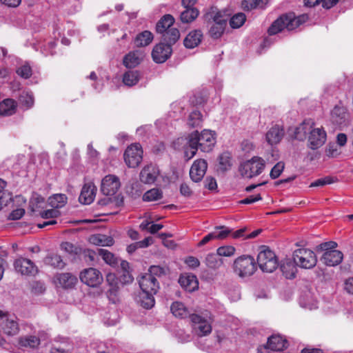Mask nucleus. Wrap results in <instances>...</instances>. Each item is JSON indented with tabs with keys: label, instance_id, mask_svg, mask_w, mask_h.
I'll return each mask as SVG.
<instances>
[{
	"label": "nucleus",
	"instance_id": "obj_56",
	"mask_svg": "<svg viewBox=\"0 0 353 353\" xmlns=\"http://www.w3.org/2000/svg\"><path fill=\"white\" fill-rule=\"evenodd\" d=\"M40 215L43 219L56 218L60 215L59 210L52 208L41 212Z\"/></svg>",
	"mask_w": 353,
	"mask_h": 353
},
{
	"label": "nucleus",
	"instance_id": "obj_55",
	"mask_svg": "<svg viewBox=\"0 0 353 353\" xmlns=\"http://www.w3.org/2000/svg\"><path fill=\"white\" fill-rule=\"evenodd\" d=\"M337 247V243L334 241H328L321 243L316 247L317 251H325L328 252L331 250H335Z\"/></svg>",
	"mask_w": 353,
	"mask_h": 353
},
{
	"label": "nucleus",
	"instance_id": "obj_23",
	"mask_svg": "<svg viewBox=\"0 0 353 353\" xmlns=\"http://www.w3.org/2000/svg\"><path fill=\"white\" fill-rule=\"evenodd\" d=\"M343 253L337 250L325 252L321 259L323 263L328 266L339 265L343 260Z\"/></svg>",
	"mask_w": 353,
	"mask_h": 353
},
{
	"label": "nucleus",
	"instance_id": "obj_18",
	"mask_svg": "<svg viewBox=\"0 0 353 353\" xmlns=\"http://www.w3.org/2000/svg\"><path fill=\"white\" fill-rule=\"evenodd\" d=\"M55 282L63 289H72L78 282L77 277L70 272L57 274L54 276Z\"/></svg>",
	"mask_w": 353,
	"mask_h": 353
},
{
	"label": "nucleus",
	"instance_id": "obj_20",
	"mask_svg": "<svg viewBox=\"0 0 353 353\" xmlns=\"http://www.w3.org/2000/svg\"><path fill=\"white\" fill-rule=\"evenodd\" d=\"M288 347V341L280 335H272L268 339L266 345L263 346L264 349H268L272 351H282Z\"/></svg>",
	"mask_w": 353,
	"mask_h": 353
},
{
	"label": "nucleus",
	"instance_id": "obj_42",
	"mask_svg": "<svg viewBox=\"0 0 353 353\" xmlns=\"http://www.w3.org/2000/svg\"><path fill=\"white\" fill-rule=\"evenodd\" d=\"M241 6L243 10L250 11L256 8H265V3L263 0H243Z\"/></svg>",
	"mask_w": 353,
	"mask_h": 353
},
{
	"label": "nucleus",
	"instance_id": "obj_2",
	"mask_svg": "<svg viewBox=\"0 0 353 353\" xmlns=\"http://www.w3.org/2000/svg\"><path fill=\"white\" fill-rule=\"evenodd\" d=\"M308 20L307 14H301L298 17L292 12L287 13L280 16L275 20L268 30L270 35L276 34L282 30H293L305 23Z\"/></svg>",
	"mask_w": 353,
	"mask_h": 353
},
{
	"label": "nucleus",
	"instance_id": "obj_8",
	"mask_svg": "<svg viewBox=\"0 0 353 353\" xmlns=\"http://www.w3.org/2000/svg\"><path fill=\"white\" fill-rule=\"evenodd\" d=\"M18 319L14 316L3 314L0 311V331L8 336H13L19 332Z\"/></svg>",
	"mask_w": 353,
	"mask_h": 353
},
{
	"label": "nucleus",
	"instance_id": "obj_24",
	"mask_svg": "<svg viewBox=\"0 0 353 353\" xmlns=\"http://www.w3.org/2000/svg\"><path fill=\"white\" fill-rule=\"evenodd\" d=\"M284 134V129L279 125H275L266 133V140L272 145L277 144L282 140Z\"/></svg>",
	"mask_w": 353,
	"mask_h": 353
},
{
	"label": "nucleus",
	"instance_id": "obj_3",
	"mask_svg": "<svg viewBox=\"0 0 353 353\" xmlns=\"http://www.w3.org/2000/svg\"><path fill=\"white\" fill-rule=\"evenodd\" d=\"M203 17L209 28V35L212 39H219L223 35L225 29L227 19L216 8H211L204 14Z\"/></svg>",
	"mask_w": 353,
	"mask_h": 353
},
{
	"label": "nucleus",
	"instance_id": "obj_30",
	"mask_svg": "<svg viewBox=\"0 0 353 353\" xmlns=\"http://www.w3.org/2000/svg\"><path fill=\"white\" fill-rule=\"evenodd\" d=\"M296 265L294 261L290 259H286L281 263L280 269L286 279H292L295 277Z\"/></svg>",
	"mask_w": 353,
	"mask_h": 353
},
{
	"label": "nucleus",
	"instance_id": "obj_6",
	"mask_svg": "<svg viewBox=\"0 0 353 353\" xmlns=\"http://www.w3.org/2000/svg\"><path fill=\"white\" fill-rule=\"evenodd\" d=\"M293 260L297 266L304 269H312L317 263L315 253L306 248L296 250L293 254Z\"/></svg>",
	"mask_w": 353,
	"mask_h": 353
},
{
	"label": "nucleus",
	"instance_id": "obj_7",
	"mask_svg": "<svg viewBox=\"0 0 353 353\" xmlns=\"http://www.w3.org/2000/svg\"><path fill=\"white\" fill-rule=\"evenodd\" d=\"M257 263L263 272H272L278 267V259L274 254L268 248L260 251L257 256Z\"/></svg>",
	"mask_w": 353,
	"mask_h": 353
},
{
	"label": "nucleus",
	"instance_id": "obj_4",
	"mask_svg": "<svg viewBox=\"0 0 353 353\" xmlns=\"http://www.w3.org/2000/svg\"><path fill=\"white\" fill-rule=\"evenodd\" d=\"M233 270L239 277H248L252 276L256 270V264L252 256L242 255L234 260Z\"/></svg>",
	"mask_w": 353,
	"mask_h": 353
},
{
	"label": "nucleus",
	"instance_id": "obj_10",
	"mask_svg": "<svg viewBox=\"0 0 353 353\" xmlns=\"http://www.w3.org/2000/svg\"><path fill=\"white\" fill-rule=\"evenodd\" d=\"M13 266L14 270L22 276H34L39 272L37 266L33 261L22 256L14 260Z\"/></svg>",
	"mask_w": 353,
	"mask_h": 353
},
{
	"label": "nucleus",
	"instance_id": "obj_17",
	"mask_svg": "<svg viewBox=\"0 0 353 353\" xmlns=\"http://www.w3.org/2000/svg\"><path fill=\"white\" fill-rule=\"evenodd\" d=\"M142 292L156 294L159 289V284L156 277L152 274H144L139 281Z\"/></svg>",
	"mask_w": 353,
	"mask_h": 353
},
{
	"label": "nucleus",
	"instance_id": "obj_41",
	"mask_svg": "<svg viewBox=\"0 0 353 353\" xmlns=\"http://www.w3.org/2000/svg\"><path fill=\"white\" fill-rule=\"evenodd\" d=\"M97 253L103 260L111 266H115L118 263V259L108 250L103 248H98Z\"/></svg>",
	"mask_w": 353,
	"mask_h": 353
},
{
	"label": "nucleus",
	"instance_id": "obj_11",
	"mask_svg": "<svg viewBox=\"0 0 353 353\" xmlns=\"http://www.w3.org/2000/svg\"><path fill=\"white\" fill-rule=\"evenodd\" d=\"M79 278L82 283L92 288L98 286L103 281L101 272L93 268L83 270L81 272Z\"/></svg>",
	"mask_w": 353,
	"mask_h": 353
},
{
	"label": "nucleus",
	"instance_id": "obj_28",
	"mask_svg": "<svg viewBox=\"0 0 353 353\" xmlns=\"http://www.w3.org/2000/svg\"><path fill=\"white\" fill-rule=\"evenodd\" d=\"M154 295L153 294L141 291L137 295L135 300L143 308L150 309L155 303Z\"/></svg>",
	"mask_w": 353,
	"mask_h": 353
},
{
	"label": "nucleus",
	"instance_id": "obj_46",
	"mask_svg": "<svg viewBox=\"0 0 353 353\" xmlns=\"http://www.w3.org/2000/svg\"><path fill=\"white\" fill-rule=\"evenodd\" d=\"M202 123V114L199 111H192L188 117V125L192 128L199 126Z\"/></svg>",
	"mask_w": 353,
	"mask_h": 353
},
{
	"label": "nucleus",
	"instance_id": "obj_34",
	"mask_svg": "<svg viewBox=\"0 0 353 353\" xmlns=\"http://www.w3.org/2000/svg\"><path fill=\"white\" fill-rule=\"evenodd\" d=\"M199 11L197 8H185L180 14V20L183 23H190L194 21L199 16Z\"/></svg>",
	"mask_w": 353,
	"mask_h": 353
},
{
	"label": "nucleus",
	"instance_id": "obj_15",
	"mask_svg": "<svg viewBox=\"0 0 353 353\" xmlns=\"http://www.w3.org/2000/svg\"><path fill=\"white\" fill-rule=\"evenodd\" d=\"M208 168L205 159H199L194 161L190 170V176L194 182H199L203 178Z\"/></svg>",
	"mask_w": 353,
	"mask_h": 353
},
{
	"label": "nucleus",
	"instance_id": "obj_26",
	"mask_svg": "<svg viewBox=\"0 0 353 353\" xmlns=\"http://www.w3.org/2000/svg\"><path fill=\"white\" fill-rule=\"evenodd\" d=\"M347 117L346 109L343 106L336 105L331 111L330 119L336 125L345 124Z\"/></svg>",
	"mask_w": 353,
	"mask_h": 353
},
{
	"label": "nucleus",
	"instance_id": "obj_57",
	"mask_svg": "<svg viewBox=\"0 0 353 353\" xmlns=\"http://www.w3.org/2000/svg\"><path fill=\"white\" fill-rule=\"evenodd\" d=\"M164 274V269L159 265H152L149 268V272L145 274H152V276H161Z\"/></svg>",
	"mask_w": 353,
	"mask_h": 353
},
{
	"label": "nucleus",
	"instance_id": "obj_29",
	"mask_svg": "<svg viewBox=\"0 0 353 353\" xmlns=\"http://www.w3.org/2000/svg\"><path fill=\"white\" fill-rule=\"evenodd\" d=\"M174 21V18L171 14L164 15L156 25L157 32L162 35L167 32L168 29L172 28Z\"/></svg>",
	"mask_w": 353,
	"mask_h": 353
},
{
	"label": "nucleus",
	"instance_id": "obj_27",
	"mask_svg": "<svg viewBox=\"0 0 353 353\" xmlns=\"http://www.w3.org/2000/svg\"><path fill=\"white\" fill-rule=\"evenodd\" d=\"M203 34L201 30L191 31L184 39L183 43L185 48L192 49L196 47L201 41Z\"/></svg>",
	"mask_w": 353,
	"mask_h": 353
},
{
	"label": "nucleus",
	"instance_id": "obj_52",
	"mask_svg": "<svg viewBox=\"0 0 353 353\" xmlns=\"http://www.w3.org/2000/svg\"><path fill=\"white\" fill-rule=\"evenodd\" d=\"M16 72L19 76L26 79L30 78L32 74V68L28 64H24L19 67Z\"/></svg>",
	"mask_w": 353,
	"mask_h": 353
},
{
	"label": "nucleus",
	"instance_id": "obj_38",
	"mask_svg": "<svg viewBox=\"0 0 353 353\" xmlns=\"http://www.w3.org/2000/svg\"><path fill=\"white\" fill-rule=\"evenodd\" d=\"M68 198L65 194H57L48 199L49 205L55 209H59L63 207L67 203Z\"/></svg>",
	"mask_w": 353,
	"mask_h": 353
},
{
	"label": "nucleus",
	"instance_id": "obj_47",
	"mask_svg": "<svg viewBox=\"0 0 353 353\" xmlns=\"http://www.w3.org/2000/svg\"><path fill=\"white\" fill-rule=\"evenodd\" d=\"M246 20V16L242 12L234 14L230 20V25L232 28L241 27Z\"/></svg>",
	"mask_w": 353,
	"mask_h": 353
},
{
	"label": "nucleus",
	"instance_id": "obj_53",
	"mask_svg": "<svg viewBox=\"0 0 353 353\" xmlns=\"http://www.w3.org/2000/svg\"><path fill=\"white\" fill-rule=\"evenodd\" d=\"M285 165L282 161L278 162L270 171V177L272 179H277L283 171Z\"/></svg>",
	"mask_w": 353,
	"mask_h": 353
},
{
	"label": "nucleus",
	"instance_id": "obj_13",
	"mask_svg": "<svg viewBox=\"0 0 353 353\" xmlns=\"http://www.w3.org/2000/svg\"><path fill=\"white\" fill-rule=\"evenodd\" d=\"M172 50L170 45L165 43L157 44L152 52V57L154 62L162 63L168 59L172 54Z\"/></svg>",
	"mask_w": 353,
	"mask_h": 353
},
{
	"label": "nucleus",
	"instance_id": "obj_59",
	"mask_svg": "<svg viewBox=\"0 0 353 353\" xmlns=\"http://www.w3.org/2000/svg\"><path fill=\"white\" fill-rule=\"evenodd\" d=\"M262 199V197L261 196L260 194H257L255 195H250L244 199L241 200L240 201L242 204H251L256 201H261Z\"/></svg>",
	"mask_w": 353,
	"mask_h": 353
},
{
	"label": "nucleus",
	"instance_id": "obj_43",
	"mask_svg": "<svg viewBox=\"0 0 353 353\" xmlns=\"http://www.w3.org/2000/svg\"><path fill=\"white\" fill-rule=\"evenodd\" d=\"M46 264L50 265L54 268H63L65 265L61 256L57 254H50L45 259Z\"/></svg>",
	"mask_w": 353,
	"mask_h": 353
},
{
	"label": "nucleus",
	"instance_id": "obj_1",
	"mask_svg": "<svg viewBox=\"0 0 353 353\" xmlns=\"http://www.w3.org/2000/svg\"><path fill=\"white\" fill-rule=\"evenodd\" d=\"M215 143L214 134L208 130L201 133L195 130L188 137L178 138L176 141V144L183 145L184 156L188 161L194 157L199 148L205 152H210Z\"/></svg>",
	"mask_w": 353,
	"mask_h": 353
},
{
	"label": "nucleus",
	"instance_id": "obj_9",
	"mask_svg": "<svg viewBox=\"0 0 353 353\" xmlns=\"http://www.w3.org/2000/svg\"><path fill=\"white\" fill-rule=\"evenodd\" d=\"M124 161L129 168H136L143 159V150L139 143L129 145L123 154Z\"/></svg>",
	"mask_w": 353,
	"mask_h": 353
},
{
	"label": "nucleus",
	"instance_id": "obj_51",
	"mask_svg": "<svg viewBox=\"0 0 353 353\" xmlns=\"http://www.w3.org/2000/svg\"><path fill=\"white\" fill-rule=\"evenodd\" d=\"M336 181V179L332 176H325L324 178L318 179L314 182H312L310 187H321L324 186L325 185L332 184Z\"/></svg>",
	"mask_w": 353,
	"mask_h": 353
},
{
	"label": "nucleus",
	"instance_id": "obj_60",
	"mask_svg": "<svg viewBox=\"0 0 353 353\" xmlns=\"http://www.w3.org/2000/svg\"><path fill=\"white\" fill-rule=\"evenodd\" d=\"M185 263L190 268H195L199 266L200 262L199 259L194 256H188L185 260Z\"/></svg>",
	"mask_w": 353,
	"mask_h": 353
},
{
	"label": "nucleus",
	"instance_id": "obj_58",
	"mask_svg": "<svg viewBox=\"0 0 353 353\" xmlns=\"http://www.w3.org/2000/svg\"><path fill=\"white\" fill-rule=\"evenodd\" d=\"M205 187L210 190H214L217 188V183L214 178L208 176L205 179Z\"/></svg>",
	"mask_w": 353,
	"mask_h": 353
},
{
	"label": "nucleus",
	"instance_id": "obj_50",
	"mask_svg": "<svg viewBox=\"0 0 353 353\" xmlns=\"http://www.w3.org/2000/svg\"><path fill=\"white\" fill-rule=\"evenodd\" d=\"M235 250V248L232 245H225L219 247L216 250V253L220 256L230 257L234 254Z\"/></svg>",
	"mask_w": 353,
	"mask_h": 353
},
{
	"label": "nucleus",
	"instance_id": "obj_62",
	"mask_svg": "<svg viewBox=\"0 0 353 353\" xmlns=\"http://www.w3.org/2000/svg\"><path fill=\"white\" fill-rule=\"evenodd\" d=\"M12 201L10 194H6L0 197V210L7 206Z\"/></svg>",
	"mask_w": 353,
	"mask_h": 353
},
{
	"label": "nucleus",
	"instance_id": "obj_40",
	"mask_svg": "<svg viewBox=\"0 0 353 353\" xmlns=\"http://www.w3.org/2000/svg\"><path fill=\"white\" fill-rule=\"evenodd\" d=\"M19 102L26 109L31 108L34 103L32 93L29 91H23L19 97Z\"/></svg>",
	"mask_w": 353,
	"mask_h": 353
},
{
	"label": "nucleus",
	"instance_id": "obj_39",
	"mask_svg": "<svg viewBox=\"0 0 353 353\" xmlns=\"http://www.w3.org/2000/svg\"><path fill=\"white\" fill-rule=\"evenodd\" d=\"M172 313L177 317L185 318L189 315V312L181 302H174L171 305Z\"/></svg>",
	"mask_w": 353,
	"mask_h": 353
},
{
	"label": "nucleus",
	"instance_id": "obj_54",
	"mask_svg": "<svg viewBox=\"0 0 353 353\" xmlns=\"http://www.w3.org/2000/svg\"><path fill=\"white\" fill-rule=\"evenodd\" d=\"M46 291V287L43 283L41 281H34L31 283V292L34 294H41Z\"/></svg>",
	"mask_w": 353,
	"mask_h": 353
},
{
	"label": "nucleus",
	"instance_id": "obj_37",
	"mask_svg": "<svg viewBox=\"0 0 353 353\" xmlns=\"http://www.w3.org/2000/svg\"><path fill=\"white\" fill-rule=\"evenodd\" d=\"M19 344L23 347L34 349L40 345V339L36 336H26L19 339Z\"/></svg>",
	"mask_w": 353,
	"mask_h": 353
},
{
	"label": "nucleus",
	"instance_id": "obj_22",
	"mask_svg": "<svg viewBox=\"0 0 353 353\" xmlns=\"http://www.w3.org/2000/svg\"><path fill=\"white\" fill-rule=\"evenodd\" d=\"M96 191L97 188L92 183L85 184L82 188L79 201L85 205L90 204L94 199Z\"/></svg>",
	"mask_w": 353,
	"mask_h": 353
},
{
	"label": "nucleus",
	"instance_id": "obj_36",
	"mask_svg": "<svg viewBox=\"0 0 353 353\" xmlns=\"http://www.w3.org/2000/svg\"><path fill=\"white\" fill-rule=\"evenodd\" d=\"M141 62V58L137 52H130L123 60V65L128 68H133L137 66Z\"/></svg>",
	"mask_w": 353,
	"mask_h": 353
},
{
	"label": "nucleus",
	"instance_id": "obj_14",
	"mask_svg": "<svg viewBox=\"0 0 353 353\" xmlns=\"http://www.w3.org/2000/svg\"><path fill=\"white\" fill-rule=\"evenodd\" d=\"M326 132L323 128H314L310 132L308 147L316 150L321 147L326 141Z\"/></svg>",
	"mask_w": 353,
	"mask_h": 353
},
{
	"label": "nucleus",
	"instance_id": "obj_61",
	"mask_svg": "<svg viewBox=\"0 0 353 353\" xmlns=\"http://www.w3.org/2000/svg\"><path fill=\"white\" fill-rule=\"evenodd\" d=\"M25 214V210L22 208H18L14 210H13L10 214V218L12 220H18L21 219L23 214Z\"/></svg>",
	"mask_w": 353,
	"mask_h": 353
},
{
	"label": "nucleus",
	"instance_id": "obj_16",
	"mask_svg": "<svg viewBox=\"0 0 353 353\" xmlns=\"http://www.w3.org/2000/svg\"><path fill=\"white\" fill-rule=\"evenodd\" d=\"M159 175V170L156 165L148 164L141 170L139 179L140 181L145 184L154 183L158 176Z\"/></svg>",
	"mask_w": 353,
	"mask_h": 353
},
{
	"label": "nucleus",
	"instance_id": "obj_64",
	"mask_svg": "<svg viewBox=\"0 0 353 353\" xmlns=\"http://www.w3.org/2000/svg\"><path fill=\"white\" fill-rule=\"evenodd\" d=\"M345 289L349 294H353V277L345 281Z\"/></svg>",
	"mask_w": 353,
	"mask_h": 353
},
{
	"label": "nucleus",
	"instance_id": "obj_63",
	"mask_svg": "<svg viewBox=\"0 0 353 353\" xmlns=\"http://www.w3.org/2000/svg\"><path fill=\"white\" fill-rule=\"evenodd\" d=\"M95 239H97V236L95 237ZM97 239L102 245L110 246L114 243V240L112 238H105V236L99 235L97 236Z\"/></svg>",
	"mask_w": 353,
	"mask_h": 353
},
{
	"label": "nucleus",
	"instance_id": "obj_45",
	"mask_svg": "<svg viewBox=\"0 0 353 353\" xmlns=\"http://www.w3.org/2000/svg\"><path fill=\"white\" fill-rule=\"evenodd\" d=\"M206 265L212 269H216L222 264V261L219 259V255L214 253L208 254L205 259Z\"/></svg>",
	"mask_w": 353,
	"mask_h": 353
},
{
	"label": "nucleus",
	"instance_id": "obj_48",
	"mask_svg": "<svg viewBox=\"0 0 353 353\" xmlns=\"http://www.w3.org/2000/svg\"><path fill=\"white\" fill-rule=\"evenodd\" d=\"M213 233L215 239H225L232 233V230L224 225L217 226Z\"/></svg>",
	"mask_w": 353,
	"mask_h": 353
},
{
	"label": "nucleus",
	"instance_id": "obj_35",
	"mask_svg": "<svg viewBox=\"0 0 353 353\" xmlns=\"http://www.w3.org/2000/svg\"><path fill=\"white\" fill-rule=\"evenodd\" d=\"M140 72L137 70H129L123 75V83L129 87L136 85L140 80Z\"/></svg>",
	"mask_w": 353,
	"mask_h": 353
},
{
	"label": "nucleus",
	"instance_id": "obj_21",
	"mask_svg": "<svg viewBox=\"0 0 353 353\" xmlns=\"http://www.w3.org/2000/svg\"><path fill=\"white\" fill-rule=\"evenodd\" d=\"M314 124L311 119L303 121L299 126L294 129L293 134L292 135L293 139L299 141L305 140L307 133L310 134Z\"/></svg>",
	"mask_w": 353,
	"mask_h": 353
},
{
	"label": "nucleus",
	"instance_id": "obj_49",
	"mask_svg": "<svg viewBox=\"0 0 353 353\" xmlns=\"http://www.w3.org/2000/svg\"><path fill=\"white\" fill-rule=\"evenodd\" d=\"M219 168L221 170L225 171L231 167L230 157L228 152H224L219 156Z\"/></svg>",
	"mask_w": 353,
	"mask_h": 353
},
{
	"label": "nucleus",
	"instance_id": "obj_33",
	"mask_svg": "<svg viewBox=\"0 0 353 353\" xmlns=\"http://www.w3.org/2000/svg\"><path fill=\"white\" fill-rule=\"evenodd\" d=\"M161 37L163 42L168 45H170L172 47V46L179 40L180 32L176 28L172 27L171 29H168Z\"/></svg>",
	"mask_w": 353,
	"mask_h": 353
},
{
	"label": "nucleus",
	"instance_id": "obj_12",
	"mask_svg": "<svg viewBox=\"0 0 353 353\" xmlns=\"http://www.w3.org/2000/svg\"><path fill=\"white\" fill-rule=\"evenodd\" d=\"M120 188V181L117 176L112 174L105 176L102 181L101 190L106 196H112Z\"/></svg>",
	"mask_w": 353,
	"mask_h": 353
},
{
	"label": "nucleus",
	"instance_id": "obj_5",
	"mask_svg": "<svg viewBox=\"0 0 353 353\" xmlns=\"http://www.w3.org/2000/svg\"><path fill=\"white\" fill-rule=\"evenodd\" d=\"M265 167V161L259 157H253L251 159L241 163L239 171L244 178L251 179L259 175Z\"/></svg>",
	"mask_w": 353,
	"mask_h": 353
},
{
	"label": "nucleus",
	"instance_id": "obj_32",
	"mask_svg": "<svg viewBox=\"0 0 353 353\" xmlns=\"http://www.w3.org/2000/svg\"><path fill=\"white\" fill-rule=\"evenodd\" d=\"M153 39V34L150 31L144 30L137 35L134 44L137 47H145L148 46Z\"/></svg>",
	"mask_w": 353,
	"mask_h": 353
},
{
	"label": "nucleus",
	"instance_id": "obj_44",
	"mask_svg": "<svg viewBox=\"0 0 353 353\" xmlns=\"http://www.w3.org/2000/svg\"><path fill=\"white\" fill-rule=\"evenodd\" d=\"M163 196V192L158 188H152L147 191L143 196L144 201H155L161 199Z\"/></svg>",
	"mask_w": 353,
	"mask_h": 353
},
{
	"label": "nucleus",
	"instance_id": "obj_19",
	"mask_svg": "<svg viewBox=\"0 0 353 353\" xmlns=\"http://www.w3.org/2000/svg\"><path fill=\"white\" fill-rule=\"evenodd\" d=\"M191 321L197 327L194 329L197 330V334L200 336L209 334L212 332L211 325L201 316L195 314L190 315Z\"/></svg>",
	"mask_w": 353,
	"mask_h": 353
},
{
	"label": "nucleus",
	"instance_id": "obj_31",
	"mask_svg": "<svg viewBox=\"0 0 353 353\" xmlns=\"http://www.w3.org/2000/svg\"><path fill=\"white\" fill-rule=\"evenodd\" d=\"M17 102L12 99H6L0 103V114L10 116L17 110Z\"/></svg>",
	"mask_w": 353,
	"mask_h": 353
},
{
	"label": "nucleus",
	"instance_id": "obj_25",
	"mask_svg": "<svg viewBox=\"0 0 353 353\" xmlns=\"http://www.w3.org/2000/svg\"><path fill=\"white\" fill-rule=\"evenodd\" d=\"M179 283L186 291L193 292L199 288V282L196 276L193 274L181 275Z\"/></svg>",
	"mask_w": 353,
	"mask_h": 353
}]
</instances>
